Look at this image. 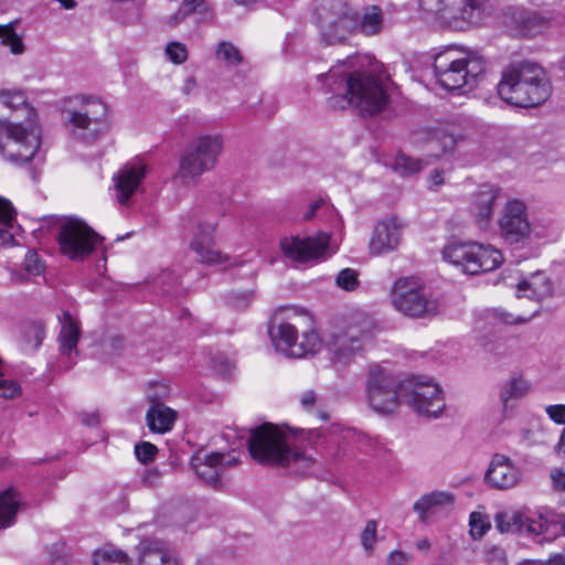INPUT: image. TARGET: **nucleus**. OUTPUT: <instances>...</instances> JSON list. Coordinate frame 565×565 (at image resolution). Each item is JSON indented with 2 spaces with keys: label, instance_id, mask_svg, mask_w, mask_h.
I'll list each match as a JSON object with an SVG mask.
<instances>
[{
  "label": "nucleus",
  "instance_id": "obj_30",
  "mask_svg": "<svg viewBox=\"0 0 565 565\" xmlns=\"http://www.w3.org/2000/svg\"><path fill=\"white\" fill-rule=\"evenodd\" d=\"M460 139V136H456L443 128L427 131L425 137L428 150L435 158H439L441 154L452 151Z\"/></svg>",
  "mask_w": 565,
  "mask_h": 565
},
{
  "label": "nucleus",
  "instance_id": "obj_61",
  "mask_svg": "<svg viewBox=\"0 0 565 565\" xmlns=\"http://www.w3.org/2000/svg\"><path fill=\"white\" fill-rule=\"evenodd\" d=\"M190 14H191V12L188 9L180 6L179 10L169 18L168 24L170 26H177Z\"/></svg>",
  "mask_w": 565,
  "mask_h": 565
},
{
  "label": "nucleus",
  "instance_id": "obj_52",
  "mask_svg": "<svg viewBox=\"0 0 565 565\" xmlns=\"http://www.w3.org/2000/svg\"><path fill=\"white\" fill-rule=\"evenodd\" d=\"M253 299V294L249 291H242L232 294L228 298L230 303L238 310H244L248 307Z\"/></svg>",
  "mask_w": 565,
  "mask_h": 565
},
{
  "label": "nucleus",
  "instance_id": "obj_47",
  "mask_svg": "<svg viewBox=\"0 0 565 565\" xmlns=\"http://www.w3.org/2000/svg\"><path fill=\"white\" fill-rule=\"evenodd\" d=\"M23 268L30 275H40L44 270V264L40 260L35 250L29 249L24 257Z\"/></svg>",
  "mask_w": 565,
  "mask_h": 565
},
{
  "label": "nucleus",
  "instance_id": "obj_26",
  "mask_svg": "<svg viewBox=\"0 0 565 565\" xmlns=\"http://www.w3.org/2000/svg\"><path fill=\"white\" fill-rule=\"evenodd\" d=\"M516 281V297H526L532 300L542 301L553 295L554 286L548 276L542 271L531 274L527 278L513 279Z\"/></svg>",
  "mask_w": 565,
  "mask_h": 565
},
{
  "label": "nucleus",
  "instance_id": "obj_51",
  "mask_svg": "<svg viewBox=\"0 0 565 565\" xmlns=\"http://www.w3.org/2000/svg\"><path fill=\"white\" fill-rule=\"evenodd\" d=\"M21 395L20 385L10 380L0 379V396L3 398H15Z\"/></svg>",
  "mask_w": 565,
  "mask_h": 565
},
{
  "label": "nucleus",
  "instance_id": "obj_38",
  "mask_svg": "<svg viewBox=\"0 0 565 565\" xmlns=\"http://www.w3.org/2000/svg\"><path fill=\"white\" fill-rule=\"evenodd\" d=\"M93 563L94 565H130V558L122 551L104 547L94 553Z\"/></svg>",
  "mask_w": 565,
  "mask_h": 565
},
{
  "label": "nucleus",
  "instance_id": "obj_18",
  "mask_svg": "<svg viewBox=\"0 0 565 565\" xmlns=\"http://www.w3.org/2000/svg\"><path fill=\"white\" fill-rule=\"evenodd\" d=\"M237 463L238 459L231 455L198 451L191 458L190 466L196 477L205 484L215 490H222L224 487L223 472Z\"/></svg>",
  "mask_w": 565,
  "mask_h": 565
},
{
  "label": "nucleus",
  "instance_id": "obj_15",
  "mask_svg": "<svg viewBox=\"0 0 565 565\" xmlns=\"http://www.w3.org/2000/svg\"><path fill=\"white\" fill-rule=\"evenodd\" d=\"M289 312L288 310L287 319H291ZM269 333L276 350L288 358H305L308 354H315L321 347L316 331L303 332L299 340L296 324L289 320H279L277 316L274 318Z\"/></svg>",
  "mask_w": 565,
  "mask_h": 565
},
{
  "label": "nucleus",
  "instance_id": "obj_48",
  "mask_svg": "<svg viewBox=\"0 0 565 565\" xmlns=\"http://www.w3.org/2000/svg\"><path fill=\"white\" fill-rule=\"evenodd\" d=\"M157 452V447L148 441H142L135 446V454L137 458L143 463L153 461Z\"/></svg>",
  "mask_w": 565,
  "mask_h": 565
},
{
  "label": "nucleus",
  "instance_id": "obj_36",
  "mask_svg": "<svg viewBox=\"0 0 565 565\" xmlns=\"http://www.w3.org/2000/svg\"><path fill=\"white\" fill-rule=\"evenodd\" d=\"M452 500V495L447 492L436 491L427 493L415 502L414 510L419 514V519L425 522L428 511L435 507L450 504Z\"/></svg>",
  "mask_w": 565,
  "mask_h": 565
},
{
  "label": "nucleus",
  "instance_id": "obj_35",
  "mask_svg": "<svg viewBox=\"0 0 565 565\" xmlns=\"http://www.w3.org/2000/svg\"><path fill=\"white\" fill-rule=\"evenodd\" d=\"M518 469L505 456L497 454V489H510L519 483Z\"/></svg>",
  "mask_w": 565,
  "mask_h": 565
},
{
  "label": "nucleus",
  "instance_id": "obj_16",
  "mask_svg": "<svg viewBox=\"0 0 565 565\" xmlns=\"http://www.w3.org/2000/svg\"><path fill=\"white\" fill-rule=\"evenodd\" d=\"M494 249L477 243L451 242L443 249V258L468 275L494 269Z\"/></svg>",
  "mask_w": 565,
  "mask_h": 565
},
{
  "label": "nucleus",
  "instance_id": "obj_45",
  "mask_svg": "<svg viewBox=\"0 0 565 565\" xmlns=\"http://www.w3.org/2000/svg\"><path fill=\"white\" fill-rule=\"evenodd\" d=\"M169 387L162 383H153L147 390V401L151 405L164 404L163 401L169 396Z\"/></svg>",
  "mask_w": 565,
  "mask_h": 565
},
{
  "label": "nucleus",
  "instance_id": "obj_20",
  "mask_svg": "<svg viewBox=\"0 0 565 565\" xmlns=\"http://www.w3.org/2000/svg\"><path fill=\"white\" fill-rule=\"evenodd\" d=\"M405 222L397 216H390L380 221L373 228L369 252L373 256L392 253L402 243Z\"/></svg>",
  "mask_w": 565,
  "mask_h": 565
},
{
  "label": "nucleus",
  "instance_id": "obj_55",
  "mask_svg": "<svg viewBox=\"0 0 565 565\" xmlns=\"http://www.w3.org/2000/svg\"><path fill=\"white\" fill-rule=\"evenodd\" d=\"M550 418L557 424H565V405H550L546 407Z\"/></svg>",
  "mask_w": 565,
  "mask_h": 565
},
{
  "label": "nucleus",
  "instance_id": "obj_17",
  "mask_svg": "<svg viewBox=\"0 0 565 565\" xmlns=\"http://www.w3.org/2000/svg\"><path fill=\"white\" fill-rule=\"evenodd\" d=\"M330 234L319 232L317 236H290L280 241L284 255L291 260L306 263L332 255L335 249L330 245Z\"/></svg>",
  "mask_w": 565,
  "mask_h": 565
},
{
  "label": "nucleus",
  "instance_id": "obj_27",
  "mask_svg": "<svg viewBox=\"0 0 565 565\" xmlns=\"http://www.w3.org/2000/svg\"><path fill=\"white\" fill-rule=\"evenodd\" d=\"M530 385L521 376H513L502 384L500 399L502 403V420L513 416L518 402L527 395Z\"/></svg>",
  "mask_w": 565,
  "mask_h": 565
},
{
  "label": "nucleus",
  "instance_id": "obj_37",
  "mask_svg": "<svg viewBox=\"0 0 565 565\" xmlns=\"http://www.w3.org/2000/svg\"><path fill=\"white\" fill-rule=\"evenodd\" d=\"M529 519H523V515L518 511L502 512L497 514V529L501 533H516L526 529Z\"/></svg>",
  "mask_w": 565,
  "mask_h": 565
},
{
  "label": "nucleus",
  "instance_id": "obj_24",
  "mask_svg": "<svg viewBox=\"0 0 565 565\" xmlns=\"http://www.w3.org/2000/svg\"><path fill=\"white\" fill-rule=\"evenodd\" d=\"M146 166L140 162L125 164L114 175V190L118 203L127 204L146 175Z\"/></svg>",
  "mask_w": 565,
  "mask_h": 565
},
{
  "label": "nucleus",
  "instance_id": "obj_10",
  "mask_svg": "<svg viewBox=\"0 0 565 565\" xmlns=\"http://www.w3.org/2000/svg\"><path fill=\"white\" fill-rule=\"evenodd\" d=\"M40 145V129L32 120L26 125L4 121L0 126V152L8 161L17 164L31 161Z\"/></svg>",
  "mask_w": 565,
  "mask_h": 565
},
{
  "label": "nucleus",
  "instance_id": "obj_63",
  "mask_svg": "<svg viewBox=\"0 0 565 565\" xmlns=\"http://www.w3.org/2000/svg\"><path fill=\"white\" fill-rule=\"evenodd\" d=\"M172 279V274L168 270L162 271L158 278L154 281V286L158 289V291L166 294L168 292V289L164 288V285L168 282V280Z\"/></svg>",
  "mask_w": 565,
  "mask_h": 565
},
{
  "label": "nucleus",
  "instance_id": "obj_32",
  "mask_svg": "<svg viewBox=\"0 0 565 565\" xmlns=\"http://www.w3.org/2000/svg\"><path fill=\"white\" fill-rule=\"evenodd\" d=\"M21 498L17 489L9 488L0 492V530L14 524Z\"/></svg>",
  "mask_w": 565,
  "mask_h": 565
},
{
  "label": "nucleus",
  "instance_id": "obj_21",
  "mask_svg": "<svg viewBox=\"0 0 565 565\" xmlns=\"http://www.w3.org/2000/svg\"><path fill=\"white\" fill-rule=\"evenodd\" d=\"M135 552L137 565H182L178 553L169 542L157 536L141 539Z\"/></svg>",
  "mask_w": 565,
  "mask_h": 565
},
{
  "label": "nucleus",
  "instance_id": "obj_7",
  "mask_svg": "<svg viewBox=\"0 0 565 565\" xmlns=\"http://www.w3.org/2000/svg\"><path fill=\"white\" fill-rule=\"evenodd\" d=\"M315 17L328 45L341 44L355 33V10L344 0H318Z\"/></svg>",
  "mask_w": 565,
  "mask_h": 565
},
{
  "label": "nucleus",
  "instance_id": "obj_43",
  "mask_svg": "<svg viewBox=\"0 0 565 565\" xmlns=\"http://www.w3.org/2000/svg\"><path fill=\"white\" fill-rule=\"evenodd\" d=\"M335 285L345 291L355 290L360 285L359 273L353 268L340 270L335 277Z\"/></svg>",
  "mask_w": 565,
  "mask_h": 565
},
{
  "label": "nucleus",
  "instance_id": "obj_34",
  "mask_svg": "<svg viewBox=\"0 0 565 565\" xmlns=\"http://www.w3.org/2000/svg\"><path fill=\"white\" fill-rule=\"evenodd\" d=\"M8 111L24 110L28 115L32 114V109L26 104L25 97L21 92H2L0 93V126L7 118Z\"/></svg>",
  "mask_w": 565,
  "mask_h": 565
},
{
  "label": "nucleus",
  "instance_id": "obj_56",
  "mask_svg": "<svg viewBox=\"0 0 565 565\" xmlns=\"http://www.w3.org/2000/svg\"><path fill=\"white\" fill-rule=\"evenodd\" d=\"M550 477L554 490L565 492V470L554 469L551 471Z\"/></svg>",
  "mask_w": 565,
  "mask_h": 565
},
{
  "label": "nucleus",
  "instance_id": "obj_44",
  "mask_svg": "<svg viewBox=\"0 0 565 565\" xmlns=\"http://www.w3.org/2000/svg\"><path fill=\"white\" fill-rule=\"evenodd\" d=\"M470 534L473 539H481L491 529V523L480 512H472L470 514Z\"/></svg>",
  "mask_w": 565,
  "mask_h": 565
},
{
  "label": "nucleus",
  "instance_id": "obj_58",
  "mask_svg": "<svg viewBox=\"0 0 565 565\" xmlns=\"http://www.w3.org/2000/svg\"><path fill=\"white\" fill-rule=\"evenodd\" d=\"M445 183L444 172L435 169L428 177V188L431 191H438L439 188Z\"/></svg>",
  "mask_w": 565,
  "mask_h": 565
},
{
  "label": "nucleus",
  "instance_id": "obj_14",
  "mask_svg": "<svg viewBox=\"0 0 565 565\" xmlns=\"http://www.w3.org/2000/svg\"><path fill=\"white\" fill-rule=\"evenodd\" d=\"M552 20L548 12L509 6L497 17V28L513 38H535L550 30Z\"/></svg>",
  "mask_w": 565,
  "mask_h": 565
},
{
  "label": "nucleus",
  "instance_id": "obj_60",
  "mask_svg": "<svg viewBox=\"0 0 565 565\" xmlns=\"http://www.w3.org/2000/svg\"><path fill=\"white\" fill-rule=\"evenodd\" d=\"M497 319H500L502 322L507 324H523L531 320V318L516 317L514 318L511 313L500 312L497 309Z\"/></svg>",
  "mask_w": 565,
  "mask_h": 565
},
{
  "label": "nucleus",
  "instance_id": "obj_25",
  "mask_svg": "<svg viewBox=\"0 0 565 565\" xmlns=\"http://www.w3.org/2000/svg\"><path fill=\"white\" fill-rule=\"evenodd\" d=\"M493 207L494 188L491 184H483L471 194L469 212L480 230L490 228Z\"/></svg>",
  "mask_w": 565,
  "mask_h": 565
},
{
  "label": "nucleus",
  "instance_id": "obj_46",
  "mask_svg": "<svg viewBox=\"0 0 565 565\" xmlns=\"http://www.w3.org/2000/svg\"><path fill=\"white\" fill-rule=\"evenodd\" d=\"M166 54L174 64H182L188 60V50L185 45L180 42H171L168 44L166 47Z\"/></svg>",
  "mask_w": 565,
  "mask_h": 565
},
{
  "label": "nucleus",
  "instance_id": "obj_4",
  "mask_svg": "<svg viewBox=\"0 0 565 565\" xmlns=\"http://www.w3.org/2000/svg\"><path fill=\"white\" fill-rule=\"evenodd\" d=\"M484 70L481 57L462 54L454 49L438 53L434 61L437 82L447 90L472 89L478 85Z\"/></svg>",
  "mask_w": 565,
  "mask_h": 565
},
{
  "label": "nucleus",
  "instance_id": "obj_8",
  "mask_svg": "<svg viewBox=\"0 0 565 565\" xmlns=\"http://www.w3.org/2000/svg\"><path fill=\"white\" fill-rule=\"evenodd\" d=\"M56 224L60 250L73 262H84L103 243L104 238L78 217L64 216Z\"/></svg>",
  "mask_w": 565,
  "mask_h": 565
},
{
  "label": "nucleus",
  "instance_id": "obj_13",
  "mask_svg": "<svg viewBox=\"0 0 565 565\" xmlns=\"http://www.w3.org/2000/svg\"><path fill=\"white\" fill-rule=\"evenodd\" d=\"M392 303L403 315L414 319H429L439 313V301L427 295L412 278H399L392 288Z\"/></svg>",
  "mask_w": 565,
  "mask_h": 565
},
{
  "label": "nucleus",
  "instance_id": "obj_1",
  "mask_svg": "<svg viewBox=\"0 0 565 565\" xmlns=\"http://www.w3.org/2000/svg\"><path fill=\"white\" fill-rule=\"evenodd\" d=\"M338 67L332 66L328 73L318 76L328 83L331 90L345 86V94H334L328 99L330 108L343 110L353 107L360 114L372 116L387 107L390 96L376 77L365 72L342 73Z\"/></svg>",
  "mask_w": 565,
  "mask_h": 565
},
{
  "label": "nucleus",
  "instance_id": "obj_5",
  "mask_svg": "<svg viewBox=\"0 0 565 565\" xmlns=\"http://www.w3.org/2000/svg\"><path fill=\"white\" fill-rule=\"evenodd\" d=\"M224 148L220 135H202L194 138L179 159L175 180L182 184L195 182L203 173L213 170Z\"/></svg>",
  "mask_w": 565,
  "mask_h": 565
},
{
  "label": "nucleus",
  "instance_id": "obj_19",
  "mask_svg": "<svg viewBox=\"0 0 565 565\" xmlns=\"http://www.w3.org/2000/svg\"><path fill=\"white\" fill-rule=\"evenodd\" d=\"M371 342L372 333L370 330L359 326H349L344 330L331 334L328 349L334 360L348 363Z\"/></svg>",
  "mask_w": 565,
  "mask_h": 565
},
{
  "label": "nucleus",
  "instance_id": "obj_6",
  "mask_svg": "<svg viewBox=\"0 0 565 565\" xmlns=\"http://www.w3.org/2000/svg\"><path fill=\"white\" fill-rule=\"evenodd\" d=\"M68 132L76 139L93 141L103 131L107 106L97 98L76 96L63 110Z\"/></svg>",
  "mask_w": 565,
  "mask_h": 565
},
{
  "label": "nucleus",
  "instance_id": "obj_62",
  "mask_svg": "<svg viewBox=\"0 0 565 565\" xmlns=\"http://www.w3.org/2000/svg\"><path fill=\"white\" fill-rule=\"evenodd\" d=\"M408 559L409 558L405 553L395 551L391 553L387 559V565H407Z\"/></svg>",
  "mask_w": 565,
  "mask_h": 565
},
{
  "label": "nucleus",
  "instance_id": "obj_33",
  "mask_svg": "<svg viewBox=\"0 0 565 565\" xmlns=\"http://www.w3.org/2000/svg\"><path fill=\"white\" fill-rule=\"evenodd\" d=\"M526 532L532 534L546 533L553 539L565 535V514H555L540 520H527Z\"/></svg>",
  "mask_w": 565,
  "mask_h": 565
},
{
  "label": "nucleus",
  "instance_id": "obj_41",
  "mask_svg": "<svg viewBox=\"0 0 565 565\" xmlns=\"http://www.w3.org/2000/svg\"><path fill=\"white\" fill-rule=\"evenodd\" d=\"M424 167L420 159L412 158L407 154H398L394 161V170L403 177H409L419 172Z\"/></svg>",
  "mask_w": 565,
  "mask_h": 565
},
{
  "label": "nucleus",
  "instance_id": "obj_59",
  "mask_svg": "<svg viewBox=\"0 0 565 565\" xmlns=\"http://www.w3.org/2000/svg\"><path fill=\"white\" fill-rule=\"evenodd\" d=\"M15 220V209L13 207V217L12 221L9 224H4L0 221V223L4 226L3 228L0 227V243L2 245H10L13 242V235L9 232L8 227H12L13 222Z\"/></svg>",
  "mask_w": 565,
  "mask_h": 565
},
{
  "label": "nucleus",
  "instance_id": "obj_2",
  "mask_svg": "<svg viewBox=\"0 0 565 565\" xmlns=\"http://www.w3.org/2000/svg\"><path fill=\"white\" fill-rule=\"evenodd\" d=\"M291 437L277 426L266 423L250 430L248 450L260 465L289 467L297 473H309L315 458L291 446Z\"/></svg>",
  "mask_w": 565,
  "mask_h": 565
},
{
  "label": "nucleus",
  "instance_id": "obj_57",
  "mask_svg": "<svg viewBox=\"0 0 565 565\" xmlns=\"http://www.w3.org/2000/svg\"><path fill=\"white\" fill-rule=\"evenodd\" d=\"M125 340L120 335H113L104 343L106 351L118 354L124 349Z\"/></svg>",
  "mask_w": 565,
  "mask_h": 565
},
{
  "label": "nucleus",
  "instance_id": "obj_31",
  "mask_svg": "<svg viewBox=\"0 0 565 565\" xmlns=\"http://www.w3.org/2000/svg\"><path fill=\"white\" fill-rule=\"evenodd\" d=\"M60 321L62 324L58 334L60 350L63 354L70 355L73 351H76L81 330L77 321L67 311L63 312Z\"/></svg>",
  "mask_w": 565,
  "mask_h": 565
},
{
  "label": "nucleus",
  "instance_id": "obj_53",
  "mask_svg": "<svg viewBox=\"0 0 565 565\" xmlns=\"http://www.w3.org/2000/svg\"><path fill=\"white\" fill-rule=\"evenodd\" d=\"M181 6L188 9L191 13H210V9L205 0H184Z\"/></svg>",
  "mask_w": 565,
  "mask_h": 565
},
{
  "label": "nucleus",
  "instance_id": "obj_23",
  "mask_svg": "<svg viewBox=\"0 0 565 565\" xmlns=\"http://www.w3.org/2000/svg\"><path fill=\"white\" fill-rule=\"evenodd\" d=\"M217 226L216 222H201L191 242V249L196 254V258L205 264L224 263L227 257L216 247L213 233Z\"/></svg>",
  "mask_w": 565,
  "mask_h": 565
},
{
  "label": "nucleus",
  "instance_id": "obj_29",
  "mask_svg": "<svg viewBox=\"0 0 565 565\" xmlns=\"http://www.w3.org/2000/svg\"><path fill=\"white\" fill-rule=\"evenodd\" d=\"M177 413L166 404L151 405L146 414L148 428L152 433L164 434L172 429Z\"/></svg>",
  "mask_w": 565,
  "mask_h": 565
},
{
  "label": "nucleus",
  "instance_id": "obj_54",
  "mask_svg": "<svg viewBox=\"0 0 565 565\" xmlns=\"http://www.w3.org/2000/svg\"><path fill=\"white\" fill-rule=\"evenodd\" d=\"M13 217V205L12 203L0 196V221L4 224H9Z\"/></svg>",
  "mask_w": 565,
  "mask_h": 565
},
{
  "label": "nucleus",
  "instance_id": "obj_3",
  "mask_svg": "<svg viewBox=\"0 0 565 565\" xmlns=\"http://www.w3.org/2000/svg\"><path fill=\"white\" fill-rule=\"evenodd\" d=\"M497 94L516 107H537L550 98L552 85L542 67L521 62L503 70Z\"/></svg>",
  "mask_w": 565,
  "mask_h": 565
},
{
  "label": "nucleus",
  "instance_id": "obj_22",
  "mask_svg": "<svg viewBox=\"0 0 565 565\" xmlns=\"http://www.w3.org/2000/svg\"><path fill=\"white\" fill-rule=\"evenodd\" d=\"M500 228L509 244H516L530 235L531 226L522 201L512 200L507 203L500 220Z\"/></svg>",
  "mask_w": 565,
  "mask_h": 565
},
{
  "label": "nucleus",
  "instance_id": "obj_9",
  "mask_svg": "<svg viewBox=\"0 0 565 565\" xmlns=\"http://www.w3.org/2000/svg\"><path fill=\"white\" fill-rule=\"evenodd\" d=\"M420 12L441 25L478 24L490 9V0H419Z\"/></svg>",
  "mask_w": 565,
  "mask_h": 565
},
{
  "label": "nucleus",
  "instance_id": "obj_50",
  "mask_svg": "<svg viewBox=\"0 0 565 565\" xmlns=\"http://www.w3.org/2000/svg\"><path fill=\"white\" fill-rule=\"evenodd\" d=\"M44 329L40 323H32L25 330V337L29 342H32V348L38 349L44 339Z\"/></svg>",
  "mask_w": 565,
  "mask_h": 565
},
{
  "label": "nucleus",
  "instance_id": "obj_40",
  "mask_svg": "<svg viewBox=\"0 0 565 565\" xmlns=\"http://www.w3.org/2000/svg\"><path fill=\"white\" fill-rule=\"evenodd\" d=\"M46 559L50 565H68L71 554L64 542H54L45 547Z\"/></svg>",
  "mask_w": 565,
  "mask_h": 565
},
{
  "label": "nucleus",
  "instance_id": "obj_64",
  "mask_svg": "<svg viewBox=\"0 0 565 565\" xmlns=\"http://www.w3.org/2000/svg\"><path fill=\"white\" fill-rule=\"evenodd\" d=\"M317 401V395L313 391H306L302 393L300 397L301 405L303 408L309 409L311 408Z\"/></svg>",
  "mask_w": 565,
  "mask_h": 565
},
{
  "label": "nucleus",
  "instance_id": "obj_11",
  "mask_svg": "<svg viewBox=\"0 0 565 565\" xmlns=\"http://www.w3.org/2000/svg\"><path fill=\"white\" fill-rule=\"evenodd\" d=\"M404 380L396 377L390 370L373 365L365 383L366 399L370 407L381 415L396 413L402 401Z\"/></svg>",
  "mask_w": 565,
  "mask_h": 565
},
{
  "label": "nucleus",
  "instance_id": "obj_12",
  "mask_svg": "<svg viewBox=\"0 0 565 565\" xmlns=\"http://www.w3.org/2000/svg\"><path fill=\"white\" fill-rule=\"evenodd\" d=\"M402 401L416 414L427 418L440 417L446 407L443 388L427 376L404 379Z\"/></svg>",
  "mask_w": 565,
  "mask_h": 565
},
{
  "label": "nucleus",
  "instance_id": "obj_49",
  "mask_svg": "<svg viewBox=\"0 0 565 565\" xmlns=\"http://www.w3.org/2000/svg\"><path fill=\"white\" fill-rule=\"evenodd\" d=\"M376 522L370 520L363 530V533L361 535V542L366 552L372 551L373 545L376 541Z\"/></svg>",
  "mask_w": 565,
  "mask_h": 565
},
{
  "label": "nucleus",
  "instance_id": "obj_42",
  "mask_svg": "<svg viewBox=\"0 0 565 565\" xmlns=\"http://www.w3.org/2000/svg\"><path fill=\"white\" fill-rule=\"evenodd\" d=\"M0 40L3 45L10 47L13 54H22L24 52L22 39L17 34L12 24L0 25Z\"/></svg>",
  "mask_w": 565,
  "mask_h": 565
},
{
  "label": "nucleus",
  "instance_id": "obj_28",
  "mask_svg": "<svg viewBox=\"0 0 565 565\" xmlns=\"http://www.w3.org/2000/svg\"><path fill=\"white\" fill-rule=\"evenodd\" d=\"M355 32L365 36L379 35L385 25L384 13L379 6H367L361 14L355 11Z\"/></svg>",
  "mask_w": 565,
  "mask_h": 565
},
{
  "label": "nucleus",
  "instance_id": "obj_39",
  "mask_svg": "<svg viewBox=\"0 0 565 565\" xmlns=\"http://www.w3.org/2000/svg\"><path fill=\"white\" fill-rule=\"evenodd\" d=\"M215 57L230 66H237L243 62L238 47L228 41H222L216 45Z\"/></svg>",
  "mask_w": 565,
  "mask_h": 565
}]
</instances>
